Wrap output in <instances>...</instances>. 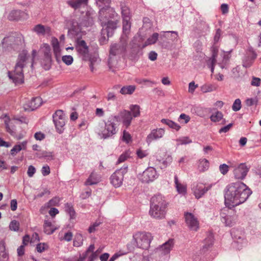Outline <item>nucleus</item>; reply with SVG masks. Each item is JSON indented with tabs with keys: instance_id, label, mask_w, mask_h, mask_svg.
Masks as SVG:
<instances>
[{
	"instance_id": "27",
	"label": "nucleus",
	"mask_w": 261,
	"mask_h": 261,
	"mask_svg": "<svg viewBox=\"0 0 261 261\" xmlns=\"http://www.w3.org/2000/svg\"><path fill=\"white\" fill-rule=\"evenodd\" d=\"M57 227L54 226L52 223L47 220L45 221L44 225V232L47 234L53 233L57 229Z\"/></svg>"
},
{
	"instance_id": "62",
	"label": "nucleus",
	"mask_w": 261,
	"mask_h": 261,
	"mask_svg": "<svg viewBox=\"0 0 261 261\" xmlns=\"http://www.w3.org/2000/svg\"><path fill=\"white\" fill-rule=\"evenodd\" d=\"M8 255L5 251L0 252V261H7Z\"/></svg>"
},
{
	"instance_id": "10",
	"label": "nucleus",
	"mask_w": 261,
	"mask_h": 261,
	"mask_svg": "<svg viewBox=\"0 0 261 261\" xmlns=\"http://www.w3.org/2000/svg\"><path fill=\"white\" fill-rule=\"evenodd\" d=\"M116 133L115 123L111 120L105 122V127L101 131V135L104 139L110 137Z\"/></svg>"
},
{
	"instance_id": "18",
	"label": "nucleus",
	"mask_w": 261,
	"mask_h": 261,
	"mask_svg": "<svg viewBox=\"0 0 261 261\" xmlns=\"http://www.w3.org/2000/svg\"><path fill=\"white\" fill-rule=\"evenodd\" d=\"M21 42L20 36L15 37L14 36H11L4 38L3 41V44L5 47H8L9 45L12 46L15 44H18Z\"/></svg>"
},
{
	"instance_id": "51",
	"label": "nucleus",
	"mask_w": 261,
	"mask_h": 261,
	"mask_svg": "<svg viewBox=\"0 0 261 261\" xmlns=\"http://www.w3.org/2000/svg\"><path fill=\"white\" fill-rule=\"evenodd\" d=\"M241 108V100L239 99H236L233 105H232V109L234 111H239Z\"/></svg>"
},
{
	"instance_id": "20",
	"label": "nucleus",
	"mask_w": 261,
	"mask_h": 261,
	"mask_svg": "<svg viewBox=\"0 0 261 261\" xmlns=\"http://www.w3.org/2000/svg\"><path fill=\"white\" fill-rule=\"evenodd\" d=\"M174 244V240L170 239L168 241L160 246L157 249L161 251L164 254H168L172 249Z\"/></svg>"
},
{
	"instance_id": "40",
	"label": "nucleus",
	"mask_w": 261,
	"mask_h": 261,
	"mask_svg": "<svg viewBox=\"0 0 261 261\" xmlns=\"http://www.w3.org/2000/svg\"><path fill=\"white\" fill-rule=\"evenodd\" d=\"M159 34L157 33H153L149 37L145 43L144 46L154 44L158 40Z\"/></svg>"
},
{
	"instance_id": "44",
	"label": "nucleus",
	"mask_w": 261,
	"mask_h": 261,
	"mask_svg": "<svg viewBox=\"0 0 261 261\" xmlns=\"http://www.w3.org/2000/svg\"><path fill=\"white\" fill-rule=\"evenodd\" d=\"M176 141L177 142V145H179L191 143L192 142V140L188 137H183L176 139Z\"/></svg>"
},
{
	"instance_id": "25",
	"label": "nucleus",
	"mask_w": 261,
	"mask_h": 261,
	"mask_svg": "<svg viewBox=\"0 0 261 261\" xmlns=\"http://www.w3.org/2000/svg\"><path fill=\"white\" fill-rule=\"evenodd\" d=\"M28 58V56L25 51H22L18 57V61L16 63L15 67H21V69L26 64V61Z\"/></svg>"
},
{
	"instance_id": "21",
	"label": "nucleus",
	"mask_w": 261,
	"mask_h": 261,
	"mask_svg": "<svg viewBox=\"0 0 261 261\" xmlns=\"http://www.w3.org/2000/svg\"><path fill=\"white\" fill-rule=\"evenodd\" d=\"M210 119L215 123L221 122L222 124H224L226 123V120L223 118V114L218 111H216L212 114L210 116Z\"/></svg>"
},
{
	"instance_id": "23",
	"label": "nucleus",
	"mask_w": 261,
	"mask_h": 261,
	"mask_svg": "<svg viewBox=\"0 0 261 261\" xmlns=\"http://www.w3.org/2000/svg\"><path fill=\"white\" fill-rule=\"evenodd\" d=\"M89 0H69L67 4L74 9L80 8L82 5L87 6Z\"/></svg>"
},
{
	"instance_id": "22",
	"label": "nucleus",
	"mask_w": 261,
	"mask_h": 261,
	"mask_svg": "<svg viewBox=\"0 0 261 261\" xmlns=\"http://www.w3.org/2000/svg\"><path fill=\"white\" fill-rule=\"evenodd\" d=\"M194 194L197 198H200L207 191V189L202 184H197L193 188Z\"/></svg>"
},
{
	"instance_id": "53",
	"label": "nucleus",
	"mask_w": 261,
	"mask_h": 261,
	"mask_svg": "<svg viewBox=\"0 0 261 261\" xmlns=\"http://www.w3.org/2000/svg\"><path fill=\"white\" fill-rule=\"evenodd\" d=\"M228 166L225 164H222L219 166L220 171L223 175L226 174L228 172Z\"/></svg>"
},
{
	"instance_id": "31",
	"label": "nucleus",
	"mask_w": 261,
	"mask_h": 261,
	"mask_svg": "<svg viewBox=\"0 0 261 261\" xmlns=\"http://www.w3.org/2000/svg\"><path fill=\"white\" fill-rule=\"evenodd\" d=\"M140 107L137 105H131L129 106V111L130 112L131 116L134 117H138L140 116L141 112H140Z\"/></svg>"
},
{
	"instance_id": "29",
	"label": "nucleus",
	"mask_w": 261,
	"mask_h": 261,
	"mask_svg": "<svg viewBox=\"0 0 261 261\" xmlns=\"http://www.w3.org/2000/svg\"><path fill=\"white\" fill-rule=\"evenodd\" d=\"M136 90V86L127 85L122 87L120 90V93L123 95H132Z\"/></svg>"
},
{
	"instance_id": "43",
	"label": "nucleus",
	"mask_w": 261,
	"mask_h": 261,
	"mask_svg": "<svg viewBox=\"0 0 261 261\" xmlns=\"http://www.w3.org/2000/svg\"><path fill=\"white\" fill-rule=\"evenodd\" d=\"M51 45L53 46L54 51L56 54L60 52V46L58 39L55 37L51 39Z\"/></svg>"
},
{
	"instance_id": "28",
	"label": "nucleus",
	"mask_w": 261,
	"mask_h": 261,
	"mask_svg": "<svg viewBox=\"0 0 261 261\" xmlns=\"http://www.w3.org/2000/svg\"><path fill=\"white\" fill-rule=\"evenodd\" d=\"M28 142L27 141H23L20 143L15 145L11 150V154L12 155H15L17 153L19 152L21 150H25L27 148Z\"/></svg>"
},
{
	"instance_id": "9",
	"label": "nucleus",
	"mask_w": 261,
	"mask_h": 261,
	"mask_svg": "<svg viewBox=\"0 0 261 261\" xmlns=\"http://www.w3.org/2000/svg\"><path fill=\"white\" fill-rule=\"evenodd\" d=\"M8 76L11 79L15 84H20L23 82V74L22 69L19 67H15L14 70L13 72H9Z\"/></svg>"
},
{
	"instance_id": "7",
	"label": "nucleus",
	"mask_w": 261,
	"mask_h": 261,
	"mask_svg": "<svg viewBox=\"0 0 261 261\" xmlns=\"http://www.w3.org/2000/svg\"><path fill=\"white\" fill-rule=\"evenodd\" d=\"M185 221L189 229L192 231H197L199 227V222L195 216L191 213H185Z\"/></svg>"
},
{
	"instance_id": "30",
	"label": "nucleus",
	"mask_w": 261,
	"mask_h": 261,
	"mask_svg": "<svg viewBox=\"0 0 261 261\" xmlns=\"http://www.w3.org/2000/svg\"><path fill=\"white\" fill-rule=\"evenodd\" d=\"M97 5L101 8L99 13L102 14L104 13L106 8H108L111 3V0H96Z\"/></svg>"
},
{
	"instance_id": "60",
	"label": "nucleus",
	"mask_w": 261,
	"mask_h": 261,
	"mask_svg": "<svg viewBox=\"0 0 261 261\" xmlns=\"http://www.w3.org/2000/svg\"><path fill=\"white\" fill-rule=\"evenodd\" d=\"M198 87L197 85H196L194 82H191L189 85V91L190 93H193L195 89Z\"/></svg>"
},
{
	"instance_id": "59",
	"label": "nucleus",
	"mask_w": 261,
	"mask_h": 261,
	"mask_svg": "<svg viewBox=\"0 0 261 261\" xmlns=\"http://www.w3.org/2000/svg\"><path fill=\"white\" fill-rule=\"evenodd\" d=\"M213 90V87L212 85H204L201 87V90L204 93L212 91Z\"/></svg>"
},
{
	"instance_id": "34",
	"label": "nucleus",
	"mask_w": 261,
	"mask_h": 261,
	"mask_svg": "<svg viewBox=\"0 0 261 261\" xmlns=\"http://www.w3.org/2000/svg\"><path fill=\"white\" fill-rule=\"evenodd\" d=\"M218 49L214 48L213 49V55L212 57L208 61V64L211 65V71L213 72L214 69V65L216 63V57L217 56Z\"/></svg>"
},
{
	"instance_id": "49",
	"label": "nucleus",
	"mask_w": 261,
	"mask_h": 261,
	"mask_svg": "<svg viewBox=\"0 0 261 261\" xmlns=\"http://www.w3.org/2000/svg\"><path fill=\"white\" fill-rule=\"evenodd\" d=\"M72 233L71 231H69L66 232L64 234V236L60 238V240L69 242L72 240Z\"/></svg>"
},
{
	"instance_id": "47",
	"label": "nucleus",
	"mask_w": 261,
	"mask_h": 261,
	"mask_svg": "<svg viewBox=\"0 0 261 261\" xmlns=\"http://www.w3.org/2000/svg\"><path fill=\"white\" fill-rule=\"evenodd\" d=\"M63 62L67 65H71L73 61V59L72 56L70 55L63 56L62 58Z\"/></svg>"
},
{
	"instance_id": "41",
	"label": "nucleus",
	"mask_w": 261,
	"mask_h": 261,
	"mask_svg": "<svg viewBox=\"0 0 261 261\" xmlns=\"http://www.w3.org/2000/svg\"><path fill=\"white\" fill-rule=\"evenodd\" d=\"M130 154L131 152L129 150L125 151L124 152H123L120 155L118 159L117 163L120 164L126 161L128 159L130 158Z\"/></svg>"
},
{
	"instance_id": "12",
	"label": "nucleus",
	"mask_w": 261,
	"mask_h": 261,
	"mask_svg": "<svg viewBox=\"0 0 261 261\" xmlns=\"http://www.w3.org/2000/svg\"><path fill=\"white\" fill-rule=\"evenodd\" d=\"M249 171L248 168L244 164H241L234 170V174L236 178L243 179L246 176Z\"/></svg>"
},
{
	"instance_id": "35",
	"label": "nucleus",
	"mask_w": 261,
	"mask_h": 261,
	"mask_svg": "<svg viewBox=\"0 0 261 261\" xmlns=\"http://www.w3.org/2000/svg\"><path fill=\"white\" fill-rule=\"evenodd\" d=\"M16 121L15 120H10L9 119L5 120V124L7 131L10 133L13 134L15 130V124Z\"/></svg>"
},
{
	"instance_id": "52",
	"label": "nucleus",
	"mask_w": 261,
	"mask_h": 261,
	"mask_svg": "<svg viewBox=\"0 0 261 261\" xmlns=\"http://www.w3.org/2000/svg\"><path fill=\"white\" fill-rule=\"evenodd\" d=\"M130 26L131 25L130 22L129 21V19H124L123 27V31L125 32L129 31Z\"/></svg>"
},
{
	"instance_id": "42",
	"label": "nucleus",
	"mask_w": 261,
	"mask_h": 261,
	"mask_svg": "<svg viewBox=\"0 0 261 261\" xmlns=\"http://www.w3.org/2000/svg\"><path fill=\"white\" fill-rule=\"evenodd\" d=\"M162 122L176 130H178L180 128L178 124L170 120L164 119L162 120Z\"/></svg>"
},
{
	"instance_id": "56",
	"label": "nucleus",
	"mask_w": 261,
	"mask_h": 261,
	"mask_svg": "<svg viewBox=\"0 0 261 261\" xmlns=\"http://www.w3.org/2000/svg\"><path fill=\"white\" fill-rule=\"evenodd\" d=\"M260 84V79L258 77H253L251 81V85L253 86L258 87Z\"/></svg>"
},
{
	"instance_id": "63",
	"label": "nucleus",
	"mask_w": 261,
	"mask_h": 261,
	"mask_svg": "<svg viewBox=\"0 0 261 261\" xmlns=\"http://www.w3.org/2000/svg\"><path fill=\"white\" fill-rule=\"evenodd\" d=\"M36 169L34 167H33L32 165H30L29 166L28 170V174L29 176L32 177L35 173Z\"/></svg>"
},
{
	"instance_id": "38",
	"label": "nucleus",
	"mask_w": 261,
	"mask_h": 261,
	"mask_svg": "<svg viewBox=\"0 0 261 261\" xmlns=\"http://www.w3.org/2000/svg\"><path fill=\"white\" fill-rule=\"evenodd\" d=\"M99 181V178L93 173H92L86 180V185H92L97 184Z\"/></svg>"
},
{
	"instance_id": "50",
	"label": "nucleus",
	"mask_w": 261,
	"mask_h": 261,
	"mask_svg": "<svg viewBox=\"0 0 261 261\" xmlns=\"http://www.w3.org/2000/svg\"><path fill=\"white\" fill-rule=\"evenodd\" d=\"M122 14L123 17V19H129V10L126 7H123L122 8Z\"/></svg>"
},
{
	"instance_id": "13",
	"label": "nucleus",
	"mask_w": 261,
	"mask_h": 261,
	"mask_svg": "<svg viewBox=\"0 0 261 261\" xmlns=\"http://www.w3.org/2000/svg\"><path fill=\"white\" fill-rule=\"evenodd\" d=\"M41 105V99L40 97L33 98L30 101L24 105L25 111H33Z\"/></svg>"
},
{
	"instance_id": "48",
	"label": "nucleus",
	"mask_w": 261,
	"mask_h": 261,
	"mask_svg": "<svg viewBox=\"0 0 261 261\" xmlns=\"http://www.w3.org/2000/svg\"><path fill=\"white\" fill-rule=\"evenodd\" d=\"M122 140L126 143H129L132 141L130 135L126 130L123 131Z\"/></svg>"
},
{
	"instance_id": "6",
	"label": "nucleus",
	"mask_w": 261,
	"mask_h": 261,
	"mask_svg": "<svg viewBox=\"0 0 261 261\" xmlns=\"http://www.w3.org/2000/svg\"><path fill=\"white\" fill-rule=\"evenodd\" d=\"M157 176L156 170L153 167H148L142 173L138 175L139 179L144 183L153 181Z\"/></svg>"
},
{
	"instance_id": "36",
	"label": "nucleus",
	"mask_w": 261,
	"mask_h": 261,
	"mask_svg": "<svg viewBox=\"0 0 261 261\" xmlns=\"http://www.w3.org/2000/svg\"><path fill=\"white\" fill-rule=\"evenodd\" d=\"M176 188L179 194H185L187 192V188L185 185L180 184L178 181V178L176 176L174 177Z\"/></svg>"
},
{
	"instance_id": "61",
	"label": "nucleus",
	"mask_w": 261,
	"mask_h": 261,
	"mask_svg": "<svg viewBox=\"0 0 261 261\" xmlns=\"http://www.w3.org/2000/svg\"><path fill=\"white\" fill-rule=\"evenodd\" d=\"M232 126V123H230V124H228L227 125L225 126L222 127L221 129H220L219 130V132L220 133H226L230 129V128Z\"/></svg>"
},
{
	"instance_id": "45",
	"label": "nucleus",
	"mask_w": 261,
	"mask_h": 261,
	"mask_svg": "<svg viewBox=\"0 0 261 261\" xmlns=\"http://www.w3.org/2000/svg\"><path fill=\"white\" fill-rule=\"evenodd\" d=\"M65 211L70 215V217L71 218H73L75 213L72 206L69 203H66L65 205Z\"/></svg>"
},
{
	"instance_id": "32",
	"label": "nucleus",
	"mask_w": 261,
	"mask_h": 261,
	"mask_svg": "<svg viewBox=\"0 0 261 261\" xmlns=\"http://www.w3.org/2000/svg\"><path fill=\"white\" fill-rule=\"evenodd\" d=\"M23 15V12L18 10H13L8 15V18L11 20H18Z\"/></svg>"
},
{
	"instance_id": "11",
	"label": "nucleus",
	"mask_w": 261,
	"mask_h": 261,
	"mask_svg": "<svg viewBox=\"0 0 261 261\" xmlns=\"http://www.w3.org/2000/svg\"><path fill=\"white\" fill-rule=\"evenodd\" d=\"M82 24V22L79 23L75 19H71L66 21L68 32L73 34H76L81 31Z\"/></svg>"
},
{
	"instance_id": "57",
	"label": "nucleus",
	"mask_w": 261,
	"mask_h": 261,
	"mask_svg": "<svg viewBox=\"0 0 261 261\" xmlns=\"http://www.w3.org/2000/svg\"><path fill=\"white\" fill-rule=\"evenodd\" d=\"M118 51V46L117 45H113L112 46L110 49V56H115Z\"/></svg>"
},
{
	"instance_id": "14",
	"label": "nucleus",
	"mask_w": 261,
	"mask_h": 261,
	"mask_svg": "<svg viewBox=\"0 0 261 261\" xmlns=\"http://www.w3.org/2000/svg\"><path fill=\"white\" fill-rule=\"evenodd\" d=\"M167 203L164 197L161 195L153 196L151 199V206L166 208Z\"/></svg>"
},
{
	"instance_id": "2",
	"label": "nucleus",
	"mask_w": 261,
	"mask_h": 261,
	"mask_svg": "<svg viewBox=\"0 0 261 261\" xmlns=\"http://www.w3.org/2000/svg\"><path fill=\"white\" fill-rule=\"evenodd\" d=\"M134 238L138 247L147 250L150 247V244L153 237L149 233L137 232Z\"/></svg>"
},
{
	"instance_id": "55",
	"label": "nucleus",
	"mask_w": 261,
	"mask_h": 261,
	"mask_svg": "<svg viewBox=\"0 0 261 261\" xmlns=\"http://www.w3.org/2000/svg\"><path fill=\"white\" fill-rule=\"evenodd\" d=\"M47 246L44 243L38 244L37 246L36 249L38 252H42L47 248Z\"/></svg>"
},
{
	"instance_id": "1",
	"label": "nucleus",
	"mask_w": 261,
	"mask_h": 261,
	"mask_svg": "<svg viewBox=\"0 0 261 261\" xmlns=\"http://www.w3.org/2000/svg\"><path fill=\"white\" fill-rule=\"evenodd\" d=\"M251 192L246 185L238 182L229 185L225 194V204L229 208L243 203Z\"/></svg>"
},
{
	"instance_id": "39",
	"label": "nucleus",
	"mask_w": 261,
	"mask_h": 261,
	"mask_svg": "<svg viewBox=\"0 0 261 261\" xmlns=\"http://www.w3.org/2000/svg\"><path fill=\"white\" fill-rule=\"evenodd\" d=\"M83 238L81 234L80 233H76L75 235L73 242V245L74 247H79L82 245L83 243Z\"/></svg>"
},
{
	"instance_id": "26",
	"label": "nucleus",
	"mask_w": 261,
	"mask_h": 261,
	"mask_svg": "<svg viewBox=\"0 0 261 261\" xmlns=\"http://www.w3.org/2000/svg\"><path fill=\"white\" fill-rule=\"evenodd\" d=\"M118 21L117 19H114L113 20H109L108 21L106 29L108 36L112 35L113 31L116 29Z\"/></svg>"
},
{
	"instance_id": "17",
	"label": "nucleus",
	"mask_w": 261,
	"mask_h": 261,
	"mask_svg": "<svg viewBox=\"0 0 261 261\" xmlns=\"http://www.w3.org/2000/svg\"><path fill=\"white\" fill-rule=\"evenodd\" d=\"M32 31L39 35H45L50 34L51 29L48 26H45L41 24L35 25L32 29Z\"/></svg>"
},
{
	"instance_id": "64",
	"label": "nucleus",
	"mask_w": 261,
	"mask_h": 261,
	"mask_svg": "<svg viewBox=\"0 0 261 261\" xmlns=\"http://www.w3.org/2000/svg\"><path fill=\"white\" fill-rule=\"evenodd\" d=\"M42 173L44 176H46L50 173V168L48 166H44L42 169Z\"/></svg>"
},
{
	"instance_id": "15",
	"label": "nucleus",
	"mask_w": 261,
	"mask_h": 261,
	"mask_svg": "<svg viewBox=\"0 0 261 261\" xmlns=\"http://www.w3.org/2000/svg\"><path fill=\"white\" fill-rule=\"evenodd\" d=\"M164 134L165 131L162 128L153 129L147 136L146 141L148 143H150L153 140H156L162 138Z\"/></svg>"
},
{
	"instance_id": "3",
	"label": "nucleus",
	"mask_w": 261,
	"mask_h": 261,
	"mask_svg": "<svg viewBox=\"0 0 261 261\" xmlns=\"http://www.w3.org/2000/svg\"><path fill=\"white\" fill-rule=\"evenodd\" d=\"M39 50L42 54L41 65L44 69L48 70L51 67L52 62L50 47L48 44L44 43L40 46Z\"/></svg>"
},
{
	"instance_id": "46",
	"label": "nucleus",
	"mask_w": 261,
	"mask_h": 261,
	"mask_svg": "<svg viewBox=\"0 0 261 261\" xmlns=\"http://www.w3.org/2000/svg\"><path fill=\"white\" fill-rule=\"evenodd\" d=\"M9 228L11 230L18 231L19 228V223L16 220H13L9 225Z\"/></svg>"
},
{
	"instance_id": "19",
	"label": "nucleus",
	"mask_w": 261,
	"mask_h": 261,
	"mask_svg": "<svg viewBox=\"0 0 261 261\" xmlns=\"http://www.w3.org/2000/svg\"><path fill=\"white\" fill-rule=\"evenodd\" d=\"M165 208L163 207H152L151 206L149 211L150 215L155 218H162L164 217L166 212Z\"/></svg>"
},
{
	"instance_id": "37",
	"label": "nucleus",
	"mask_w": 261,
	"mask_h": 261,
	"mask_svg": "<svg viewBox=\"0 0 261 261\" xmlns=\"http://www.w3.org/2000/svg\"><path fill=\"white\" fill-rule=\"evenodd\" d=\"M108 66L110 70L115 72V69L117 67V60L116 58L110 56L108 61Z\"/></svg>"
},
{
	"instance_id": "8",
	"label": "nucleus",
	"mask_w": 261,
	"mask_h": 261,
	"mask_svg": "<svg viewBox=\"0 0 261 261\" xmlns=\"http://www.w3.org/2000/svg\"><path fill=\"white\" fill-rule=\"evenodd\" d=\"M114 118L117 121H122L124 125L127 127L131 123L133 117L131 116L130 112L129 111L123 110L116 116H114Z\"/></svg>"
},
{
	"instance_id": "5",
	"label": "nucleus",
	"mask_w": 261,
	"mask_h": 261,
	"mask_svg": "<svg viewBox=\"0 0 261 261\" xmlns=\"http://www.w3.org/2000/svg\"><path fill=\"white\" fill-rule=\"evenodd\" d=\"M54 122L58 132L62 133L65 129V114L63 111L58 110L53 116Z\"/></svg>"
},
{
	"instance_id": "33",
	"label": "nucleus",
	"mask_w": 261,
	"mask_h": 261,
	"mask_svg": "<svg viewBox=\"0 0 261 261\" xmlns=\"http://www.w3.org/2000/svg\"><path fill=\"white\" fill-rule=\"evenodd\" d=\"M82 24L86 27L91 25L93 24V20L92 14L90 12H87L84 16Z\"/></svg>"
},
{
	"instance_id": "4",
	"label": "nucleus",
	"mask_w": 261,
	"mask_h": 261,
	"mask_svg": "<svg viewBox=\"0 0 261 261\" xmlns=\"http://www.w3.org/2000/svg\"><path fill=\"white\" fill-rule=\"evenodd\" d=\"M75 49L78 55L83 59V60L87 61L89 59V47L87 46L86 42L82 39H78L75 42Z\"/></svg>"
},
{
	"instance_id": "54",
	"label": "nucleus",
	"mask_w": 261,
	"mask_h": 261,
	"mask_svg": "<svg viewBox=\"0 0 261 261\" xmlns=\"http://www.w3.org/2000/svg\"><path fill=\"white\" fill-rule=\"evenodd\" d=\"M258 100L256 97L253 98H248L246 100V103L248 106H251L253 105H256L257 103Z\"/></svg>"
},
{
	"instance_id": "58",
	"label": "nucleus",
	"mask_w": 261,
	"mask_h": 261,
	"mask_svg": "<svg viewBox=\"0 0 261 261\" xmlns=\"http://www.w3.org/2000/svg\"><path fill=\"white\" fill-rule=\"evenodd\" d=\"M99 225V223L95 222L92 225H91L88 228V231L89 233H92L96 231V227H97Z\"/></svg>"
},
{
	"instance_id": "16",
	"label": "nucleus",
	"mask_w": 261,
	"mask_h": 261,
	"mask_svg": "<svg viewBox=\"0 0 261 261\" xmlns=\"http://www.w3.org/2000/svg\"><path fill=\"white\" fill-rule=\"evenodd\" d=\"M123 179V173L120 170H117L111 176V183L114 187H119L122 184Z\"/></svg>"
},
{
	"instance_id": "24",
	"label": "nucleus",
	"mask_w": 261,
	"mask_h": 261,
	"mask_svg": "<svg viewBox=\"0 0 261 261\" xmlns=\"http://www.w3.org/2000/svg\"><path fill=\"white\" fill-rule=\"evenodd\" d=\"M210 167L209 161L206 159H201L198 161V169L200 172L207 171Z\"/></svg>"
}]
</instances>
